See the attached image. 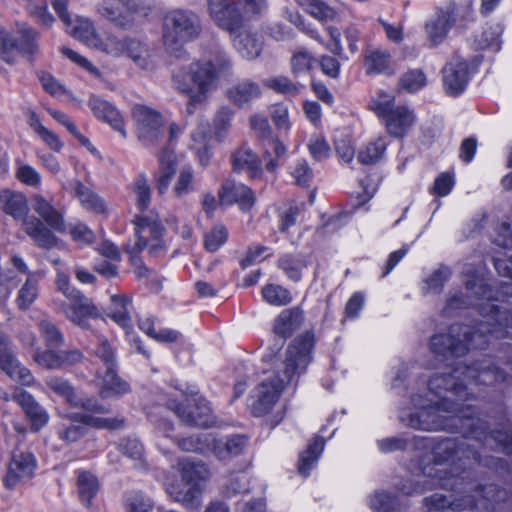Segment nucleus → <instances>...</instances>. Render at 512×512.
Masks as SVG:
<instances>
[{
  "instance_id": "f257e3e1",
  "label": "nucleus",
  "mask_w": 512,
  "mask_h": 512,
  "mask_svg": "<svg viewBox=\"0 0 512 512\" xmlns=\"http://www.w3.org/2000/svg\"><path fill=\"white\" fill-rule=\"evenodd\" d=\"M499 366L493 357H484L469 365L451 368L450 372L436 374L428 382L432 398L414 395L415 411L402 410L399 419L405 425L423 431L445 430L462 433V438L424 437L415 439L416 445L430 450L433 463L423 464L415 482L401 487L405 495L419 494L440 486L455 492L453 498L435 493L424 499L427 512H461L478 509L492 511L506 497V492L494 484H475L462 474L481 463V457L471 441L484 446L501 448L512 453V434L508 431L487 432L485 423L464 410L470 405L462 402L474 395L469 385L494 386L512 384V359Z\"/></svg>"
},
{
  "instance_id": "f03ea898",
  "label": "nucleus",
  "mask_w": 512,
  "mask_h": 512,
  "mask_svg": "<svg viewBox=\"0 0 512 512\" xmlns=\"http://www.w3.org/2000/svg\"><path fill=\"white\" fill-rule=\"evenodd\" d=\"M463 273L469 277L465 289L469 295L464 298L460 293L450 295L444 308L446 315L454 311L477 303L482 319L475 326L453 324L447 334H436L430 340L432 352L443 359L449 356L460 357L470 349H484L491 339H502L509 336L508 329L512 328V313L502 310L491 299V290L484 283L482 273L474 271L467 265Z\"/></svg>"
},
{
  "instance_id": "7ed1b4c3",
  "label": "nucleus",
  "mask_w": 512,
  "mask_h": 512,
  "mask_svg": "<svg viewBox=\"0 0 512 512\" xmlns=\"http://www.w3.org/2000/svg\"><path fill=\"white\" fill-rule=\"evenodd\" d=\"M314 335L310 332L297 337L287 348L283 361H274L276 370L264 377L249 397L251 413L256 417L270 414L278 404L285 387L305 373L312 361Z\"/></svg>"
},
{
  "instance_id": "20e7f679",
  "label": "nucleus",
  "mask_w": 512,
  "mask_h": 512,
  "mask_svg": "<svg viewBox=\"0 0 512 512\" xmlns=\"http://www.w3.org/2000/svg\"><path fill=\"white\" fill-rule=\"evenodd\" d=\"M232 60L223 50H216L203 59L181 66L172 72V84L180 93L188 96L186 112L194 114L197 106L204 104L216 88L217 79L229 74Z\"/></svg>"
},
{
  "instance_id": "39448f33",
  "label": "nucleus",
  "mask_w": 512,
  "mask_h": 512,
  "mask_svg": "<svg viewBox=\"0 0 512 512\" xmlns=\"http://www.w3.org/2000/svg\"><path fill=\"white\" fill-rule=\"evenodd\" d=\"M177 467L182 483L167 478L164 482L165 491L173 501L196 512L202 506L205 484L211 476L210 469L202 461H194L188 457L180 459Z\"/></svg>"
},
{
  "instance_id": "423d86ee",
  "label": "nucleus",
  "mask_w": 512,
  "mask_h": 512,
  "mask_svg": "<svg viewBox=\"0 0 512 512\" xmlns=\"http://www.w3.org/2000/svg\"><path fill=\"white\" fill-rule=\"evenodd\" d=\"M33 209L39 217L30 216L23 221L22 228L40 248L52 249L59 239L54 232L67 231L64 211L56 208L40 194L33 196Z\"/></svg>"
},
{
  "instance_id": "0eeeda50",
  "label": "nucleus",
  "mask_w": 512,
  "mask_h": 512,
  "mask_svg": "<svg viewBox=\"0 0 512 512\" xmlns=\"http://www.w3.org/2000/svg\"><path fill=\"white\" fill-rule=\"evenodd\" d=\"M45 383L51 390L63 397L69 405L85 411L82 414L68 415L69 418L78 419L86 425L100 429L114 430L124 426L123 418L101 416L109 413V408L100 404L95 398L78 396L67 380L59 377H49Z\"/></svg>"
},
{
  "instance_id": "6e6552de",
  "label": "nucleus",
  "mask_w": 512,
  "mask_h": 512,
  "mask_svg": "<svg viewBox=\"0 0 512 512\" xmlns=\"http://www.w3.org/2000/svg\"><path fill=\"white\" fill-rule=\"evenodd\" d=\"M202 32L200 18L187 9H173L162 19V42L166 51L182 58L186 51L183 46L199 38Z\"/></svg>"
},
{
  "instance_id": "1a4fd4ad",
  "label": "nucleus",
  "mask_w": 512,
  "mask_h": 512,
  "mask_svg": "<svg viewBox=\"0 0 512 512\" xmlns=\"http://www.w3.org/2000/svg\"><path fill=\"white\" fill-rule=\"evenodd\" d=\"M369 107L394 138L406 136L416 122V115L410 107L397 104L394 95L384 91L372 98Z\"/></svg>"
},
{
  "instance_id": "9d476101",
  "label": "nucleus",
  "mask_w": 512,
  "mask_h": 512,
  "mask_svg": "<svg viewBox=\"0 0 512 512\" xmlns=\"http://www.w3.org/2000/svg\"><path fill=\"white\" fill-rule=\"evenodd\" d=\"M135 237L126 244V251L136 255L147 250L150 255H157L166 249L163 238L165 229L161 224L159 216L153 211L141 213L135 216Z\"/></svg>"
},
{
  "instance_id": "9b49d317",
  "label": "nucleus",
  "mask_w": 512,
  "mask_h": 512,
  "mask_svg": "<svg viewBox=\"0 0 512 512\" xmlns=\"http://www.w3.org/2000/svg\"><path fill=\"white\" fill-rule=\"evenodd\" d=\"M96 356L103 362L105 372L97 371L96 384L102 398L121 396L129 392V385L121 380L116 373L115 355L110 344L99 338V346L95 350Z\"/></svg>"
},
{
  "instance_id": "f8f14e48",
  "label": "nucleus",
  "mask_w": 512,
  "mask_h": 512,
  "mask_svg": "<svg viewBox=\"0 0 512 512\" xmlns=\"http://www.w3.org/2000/svg\"><path fill=\"white\" fill-rule=\"evenodd\" d=\"M185 396L187 405L185 407L174 399L167 401V406L173 410L178 417L191 426L207 427L214 423L211 408L208 402L197 396V390L192 389L189 393L181 391Z\"/></svg>"
},
{
  "instance_id": "ddd939ff",
  "label": "nucleus",
  "mask_w": 512,
  "mask_h": 512,
  "mask_svg": "<svg viewBox=\"0 0 512 512\" xmlns=\"http://www.w3.org/2000/svg\"><path fill=\"white\" fill-rule=\"evenodd\" d=\"M139 141L144 146H153L163 138L165 120L154 108L136 104L132 108Z\"/></svg>"
},
{
  "instance_id": "4468645a",
  "label": "nucleus",
  "mask_w": 512,
  "mask_h": 512,
  "mask_svg": "<svg viewBox=\"0 0 512 512\" xmlns=\"http://www.w3.org/2000/svg\"><path fill=\"white\" fill-rule=\"evenodd\" d=\"M210 20L221 30L234 34L245 23L244 13L235 0H206Z\"/></svg>"
},
{
  "instance_id": "2eb2a0df",
  "label": "nucleus",
  "mask_w": 512,
  "mask_h": 512,
  "mask_svg": "<svg viewBox=\"0 0 512 512\" xmlns=\"http://www.w3.org/2000/svg\"><path fill=\"white\" fill-rule=\"evenodd\" d=\"M132 299L127 295H112L111 303L107 309V316L112 319L117 325L126 331L127 339L135 350L149 358V353L144 349L140 338L131 333L132 319H131Z\"/></svg>"
},
{
  "instance_id": "dca6fc26",
  "label": "nucleus",
  "mask_w": 512,
  "mask_h": 512,
  "mask_svg": "<svg viewBox=\"0 0 512 512\" xmlns=\"http://www.w3.org/2000/svg\"><path fill=\"white\" fill-rule=\"evenodd\" d=\"M37 468L35 456L27 450L15 449L11 453L7 472L3 478L6 488L13 489L33 477Z\"/></svg>"
},
{
  "instance_id": "f3484780",
  "label": "nucleus",
  "mask_w": 512,
  "mask_h": 512,
  "mask_svg": "<svg viewBox=\"0 0 512 512\" xmlns=\"http://www.w3.org/2000/svg\"><path fill=\"white\" fill-rule=\"evenodd\" d=\"M18 34L20 36L19 40L5 30L0 29V55L7 62L11 61L9 53L14 50L29 56L37 51V33L35 31L26 24H20L18 25Z\"/></svg>"
},
{
  "instance_id": "a211bd4d",
  "label": "nucleus",
  "mask_w": 512,
  "mask_h": 512,
  "mask_svg": "<svg viewBox=\"0 0 512 512\" xmlns=\"http://www.w3.org/2000/svg\"><path fill=\"white\" fill-rule=\"evenodd\" d=\"M54 304L68 320L83 328L87 327V319L98 317L96 306L82 293L67 302L54 299Z\"/></svg>"
},
{
  "instance_id": "6ab92c4d",
  "label": "nucleus",
  "mask_w": 512,
  "mask_h": 512,
  "mask_svg": "<svg viewBox=\"0 0 512 512\" xmlns=\"http://www.w3.org/2000/svg\"><path fill=\"white\" fill-rule=\"evenodd\" d=\"M68 0H53L52 6L58 14L62 22L70 28L69 33L84 42L88 46L93 47L98 36L95 33L93 24L85 18H77L74 22L66 11Z\"/></svg>"
},
{
  "instance_id": "aec40b11",
  "label": "nucleus",
  "mask_w": 512,
  "mask_h": 512,
  "mask_svg": "<svg viewBox=\"0 0 512 512\" xmlns=\"http://www.w3.org/2000/svg\"><path fill=\"white\" fill-rule=\"evenodd\" d=\"M101 16L120 27L131 26L138 12L136 0H103L98 7Z\"/></svg>"
},
{
  "instance_id": "412c9836",
  "label": "nucleus",
  "mask_w": 512,
  "mask_h": 512,
  "mask_svg": "<svg viewBox=\"0 0 512 512\" xmlns=\"http://www.w3.org/2000/svg\"><path fill=\"white\" fill-rule=\"evenodd\" d=\"M495 243L502 248L512 249V227L510 224L502 223L499 226ZM494 266L499 275L509 278L501 285V295L512 298V257L509 259L495 258Z\"/></svg>"
},
{
  "instance_id": "4be33fe9",
  "label": "nucleus",
  "mask_w": 512,
  "mask_h": 512,
  "mask_svg": "<svg viewBox=\"0 0 512 512\" xmlns=\"http://www.w3.org/2000/svg\"><path fill=\"white\" fill-rule=\"evenodd\" d=\"M455 22V4L449 2L443 7H438L435 14L426 22L425 30L429 40L438 44L449 33Z\"/></svg>"
},
{
  "instance_id": "5701e85b",
  "label": "nucleus",
  "mask_w": 512,
  "mask_h": 512,
  "mask_svg": "<svg viewBox=\"0 0 512 512\" xmlns=\"http://www.w3.org/2000/svg\"><path fill=\"white\" fill-rule=\"evenodd\" d=\"M124 50V56L130 59L137 68L144 71H153L157 68V53L146 42L135 37H126Z\"/></svg>"
},
{
  "instance_id": "b1692460",
  "label": "nucleus",
  "mask_w": 512,
  "mask_h": 512,
  "mask_svg": "<svg viewBox=\"0 0 512 512\" xmlns=\"http://www.w3.org/2000/svg\"><path fill=\"white\" fill-rule=\"evenodd\" d=\"M218 198L221 205L237 204L242 211H249L255 203L253 191L248 186L232 180H227L221 185Z\"/></svg>"
},
{
  "instance_id": "393cba45",
  "label": "nucleus",
  "mask_w": 512,
  "mask_h": 512,
  "mask_svg": "<svg viewBox=\"0 0 512 512\" xmlns=\"http://www.w3.org/2000/svg\"><path fill=\"white\" fill-rule=\"evenodd\" d=\"M469 81L467 62L459 56H454L443 69V83L450 95L462 93Z\"/></svg>"
},
{
  "instance_id": "a878e982",
  "label": "nucleus",
  "mask_w": 512,
  "mask_h": 512,
  "mask_svg": "<svg viewBox=\"0 0 512 512\" xmlns=\"http://www.w3.org/2000/svg\"><path fill=\"white\" fill-rule=\"evenodd\" d=\"M88 106L97 119L109 124L123 138L127 137L123 117L114 105L99 96L91 95L88 100Z\"/></svg>"
},
{
  "instance_id": "bb28decb",
  "label": "nucleus",
  "mask_w": 512,
  "mask_h": 512,
  "mask_svg": "<svg viewBox=\"0 0 512 512\" xmlns=\"http://www.w3.org/2000/svg\"><path fill=\"white\" fill-rule=\"evenodd\" d=\"M13 401L23 409L26 417L30 421L32 431L37 432L48 423V412L29 392L20 391L19 393L13 394Z\"/></svg>"
},
{
  "instance_id": "cd10ccee",
  "label": "nucleus",
  "mask_w": 512,
  "mask_h": 512,
  "mask_svg": "<svg viewBox=\"0 0 512 512\" xmlns=\"http://www.w3.org/2000/svg\"><path fill=\"white\" fill-rule=\"evenodd\" d=\"M247 445V438L243 435H229L221 438H214L211 435L209 452L220 461H227L243 452Z\"/></svg>"
},
{
  "instance_id": "c85d7f7f",
  "label": "nucleus",
  "mask_w": 512,
  "mask_h": 512,
  "mask_svg": "<svg viewBox=\"0 0 512 512\" xmlns=\"http://www.w3.org/2000/svg\"><path fill=\"white\" fill-rule=\"evenodd\" d=\"M364 67L367 75L390 76L395 73L390 52L382 48H371L365 51Z\"/></svg>"
},
{
  "instance_id": "c756f323",
  "label": "nucleus",
  "mask_w": 512,
  "mask_h": 512,
  "mask_svg": "<svg viewBox=\"0 0 512 512\" xmlns=\"http://www.w3.org/2000/svg\"><path fill=\"white\" fill-rule=\"evenodd\" d=\"M0 208L16 220H22L23 222L28 218V201L22 192L10 189L0 191Z\"/></svg>"
},
{
  "instance_id": "7c9ffc66",
  "label": "nucleus",
  "mask_w": 512,
  "mask_h": 512,
  "mask_svg": "<svg viewBox=\"0 0 512 512\" xmlns=\"http://www.w3.org/2000/svg\"><path fill=\"white\" fill-rule=\"evenodd\" d=\"M232 166L237 172L245 171L250 178H260L263 173L261 160L249 147L242 146L232 154Z\"/></svg>"
},
{
  "instance_id": "2f4dec72",
  "label": "nucleus",
  "mask_w": 512,
  "mask_h": 512,
  "mask_svg": "<svg viewBox=\"0 0 512 512\" xmlns=\"http://www.w3.org/2000/svg\"><path fill=\"white\" fill-rule=\"evenodd\" d=\"M233 46L240 56L247 60L257 58L262 50V42L250 31H237L231 34Z\"/></svg>"
},
{
  "instance_id": "473e14b6",
  "label": "nucleus",
  "mask_w": 512,
  "mask_h": 512,
  "mask_svg": "<svg viewBox=\"0 0 512 512\" xmlns=\"http://www.w3.org/2000/svg\"><path fill=\"white\" fill-rule=\"evenodd\" d=\"M261 94L260 85L251 80H243L227 91L228 99L239 107H244L251 101L260 98Z\"/></svg>"
},
{
  "instance_id": "72a5a7b5",
  "label": "nucleus",
  "mask_w": 512,
  "mask_h": 512,
  "mask_svg": "<svg viewBox=\"0 0 512 512\" xmlns=\"http://www.w3.org/2000/svg\"><path fill=\"white\" fill-rule=\"evenodd\" d=\"M71 193L79 200L84 209L97 214L105 212L106 206L104 201L81 181L75 180L71 183Z\"/></svg>"
},
{
  "instance_id": "f704fd0d",
  "label": "nucleus",
  "mask_w": 512,
  "mask_h": 512,
  "mask_svg": "<svg viewBox=\"0 0 512 512\" xmlns=\"http://www.w3.org/2000/svg\"><path fill=\"white\" fill-rule=\"evenodd\" d=\"M303 312L299 308L283 310L274 322V333L281 338L290 337L302 324Z\"/></svg>"
},
{
  "instance_id": "c9c22d12",
  "label": "nucleus",
  "mask_w": 512,
  "mask_h": 512,
  "mask_svg": "<svg viewBox=\"0 0 512 512\" xmlns=\"http://www.w3.org/2000/svg\"><path fill=\"white\" fill-rule=\"evenodd\" d=\"M159 170L156 176V189L159 194L168 190L176 171V157L172 151L164 150L159 155Z\"/></svg>"
},
{
  "instance_id": "e433bc0d",
  "label": "nucleus",
  "mask_w": 512,
  "mask_h": 512,
  "mask_svg": "<svg viewBox=\"0 0 512 512\" xmlns=\"http://www.w3.org/2000/svg\"><path fill=\"white\" fill-rule=\"evenodd\" d=\"M28 124L33 132L41 139V141L52 151L59 153L64 147L63 141L59 136L46 126H44L39 116L30 111L28 113Z\"/></svg>"
},
{
  "instance_id": "4c0bfd02",
  "label": "nucleus",
  "mask_w": 512,
  "mask_h": 512,
  "mask_svg": "<svg viewBox=\"0 0 512 512\" xmlns=\"http://www.w3.org/2000/svg\"><path fill=\"white\" fill-rule=\"evenodd\" d=\"M325 446V441L321 437H315L308 445L307 449L300 455L298 471L302 476H308L311 470L316 466Z\"/></svg>"
},
{
  "instance_id": "58836bf2",
  "label": "nucleus",
  "mask_w": 512,
  "mask_h": 512,
  "mask_svg": "<svg viewBox=\"0 0 512 512\" xmlns=\"http://www.w3.org/2000/svg\"><path fill=\"white\" fill-rule=\"evenodd\" d=\"M197 190L195 171L191 165H185L179 170L172 193L175 198L183 199Z\"/></svg>"
},
{
  "instance_id": "ea45409f",
  "label": "nucleus",
  "mask_w": 512,
  "mask_h": 512,
  "mask_svg": "<svg viewBox=\"0 0 512 512\" xmlns=\"http://www.w3.org/2000/svg\"><path fill=\"white\" fill-rule=\"evenodd\" d=\"M41 278V273L28 274L16 298L17 305L20 309H28L37 299L39 293L38 285Z\"/></svg>"
},
{
  "instance_id": "a19ab883",
  "label": "nucleus",
  "mask_w": 512,
  "mask_h": 512,
  "mask_svg": "<svg viewBox=\"0 0 512 512\" xmlns=\"http://www.w3.org/2000/svg\"><path fill=\"white\" fill-rule=\"evenodd\" d=\"M386 147V139L384 137H377L359 149L357 159L364 165L375 164L383 158Z\"/></svg>"
},
{
  "instance_id": "79ce46f5",
  "label": "nucleus",
  "mask_w": 512,
  "mask_h": 512,
  "mask_svg": "<svg viewBox=\"0 0 512 512\" xmlns=\"http://www.w3.org/2000/svg\"><path fill=\"white\" fill-rule=\"evenodd\" d=\"M452 275L451 269L446 265H439L423 281L422 291L424 294H439L442 292L444 284Z\"/></svg>"
},
{
  "instance_id": "37998d69",
  "label": "nucleus",
  "mask_w": 512,
  "mask_h": 512,
  "mask_svg": "<svg viewBox=\"0 0 512 512\" xmlns=\"http://www.w3.org/2000/svg\"><path fill=\"white\" fill-rule=\"evenodd\" d=\"M278 266L292 280L299 281L301 272L307 267V259L302 254H286L278 261Z\"/></svg>"
},
{
  "instance_id": "c03bdc74",
  "label": "nucleus",
  "mask_w": 512,
  "mask_h": 512,
  "mask_svg": "<svg viewBox=\"0 0 512 512\" xmlns=\"http://www.w3.org/2000/svg\"><path fill=\"white\" fill-rule=\"evenodd\" d=\"M125 38H118L113 34H106L97 38L93 47L114 58L123 57L125 54Z\"/></svg>"
},
{
  "instance_id": "a18cd8bd",
  "label": "nucleus",
  "mask_w": 512,
  "mask_h": 512,
  "mask_svg": "<svg viewBox=\"0 0 512 512\" xmlns=\"http://www.w3.org/2000/svg\"><path fill=\"white\" fill-rule=\"evenodd\" d=\"M234 112L228 106L220 107L213 117V136L218 142H223L231 127Z\"/></svg>"
},
{
  "instance_id": "49530a36",
  "label": "nucleus",
  "mask_w": 512,
  "mask_h": 512,
  "mask_svg": "<svg viewBox=\"0 0 512 512\" xmlns=\"http://www.w3.org/2000/svg\"><path fill=\"white\" fill-rule=\"evenodd\" d=\"M286 155V147L277 139L268 140L264 144L263 160L266 170L270 173L276 171L279 160Z\"/></svg>"
},
{
  "instance_id": "de8ad7c7",
  "label": "nucleus",
  "mask_w": 512,
  "mask_h": 512,
  "mask_svg": "<svg viewBox=\"0 0 512 512\" xmlns=\"http://www.w3.org/2000/svg\"><path fill=\"white\" fill-rule=\"evenodd\" d=\"M503 28L499 23L488 26L475 38L476 47L479 49H492L498 51L501 45V34Z\"/></svg>"
},
{
  "instance_id": "09e8293b",
  "label": "nucleus",
  "mask_w": 512,
  "mask_h": 512,
  "mask_svg": "<svg viewBox=\"0 0 512 512\" xmlns=\"http://www.w3.org/2000/svg\"><path fill=\"white\" fill-rule=\"evenodd\" d=\"M77 487L80 500L88 505L91 499L97 494L99 484L97 478L89 472H79L77 477Z\"/></svg>"
},
{
  "instance_id": "8fccbe9b",
  "label": "nucleus",
  "mask_w": 512,
  "mask_h": 512,
  "mask_svg": "<svg viewBox=\"0 0 512 512\" xmlns=\"http://www.w3.org/2000/svg\"><path fill=\"white\" fill-rule=\"evenodd\" d=\"M211 441L210 433H201L182 438L177 441L179 448L186 452H199L205 454L209 452V443Z\"/></svg>"
},
{
  "instance_id": "3c124183",
  "label": "nucleus",
  "mask_w": 512,
  "mask_h": 512,
  "mask_svg": "<svg viewBox=\"0 0 512 512\" xmlns=\"http://www.w3.org/2000/svg\"><path fill=\"white\" fill-rule=\"evenodd\" d=\"M249 491V476L245 472L230 473L227 476L223 493L230 498Z\"/></svg>"
},
{
  "instance_id": "603ef678",
  "label": "nucleus",
  "mask_w": 512,
  "mask_h": 512,
  "mask_svg": "<svg viewBox=\"0 0 512 512\" xmlns=\"http://www.w3.org/2000/svg\"><path fill=\"white\" fill-rule=\"evenodd\" d=\"M262 296L266 302L274 306H284L292 301L290 292L277 284H268L262 289Z\"/></svg>"
},
{
  "instance_id": "864d4df0",
  "label": "nucleus",
  "mask_w": 512,
  "mask_h": 512,
  "mask_svg": "<svg viewBox=\"0 0 512 512\" xmlns=\"http://www.w3.org/2000/svg\"><path fill=\"white\" fill-rule=\"evenodd\" d=\"M228 230L222 224H216L205 234L204 247L209 252H216L228 240Z\"/></svg>"
},
{
  "instance_id": "5fc2aeb1",
  "label": "nucleus",
  "mask_w": 512,
  "mask_h": 512,
  "mask_svg": "<svg viewBox=\"0 0 512 512\" xmlns=\"http://www.w3.org/2000/svg\"><path fill=\"white\" fill-rule=\"evenodd\" d=\"M369 506L374 512H395L398 508V501L390 493L379 491L370 497Z\"/></svg>"
},
{
  "instance_id": "6e6d98bb",
  "label": "nucleus",
  "mask_w": 512,
  "mask_h": 512,
  "mask_svg": "<svg viewBox=\"0 0 512 512\" xmlns=\"http://www.w3.org/2000/svg\"><path fill=\"white\" fill-rule=\"evenodd\" d=\"M263 84L279 94L295 95L299 92L297 84L292 82L287 76H275L267 78L263 81Z\"/></svg>"
},
{
  "instance_id": "4d7b16f0",
  "label": "nucleus",
  "mask_w": 512,
  "mask_h": 512,
  "mask_svg": "<svg viewBox=\"0 0 512 512\" xmlns=\"http://www.w3.org/2000/svg\"><path fill=\"white\" fill-rule=\"evenodd\" d=\"M133 193L137 207L141 210V213H148L146 209L150 203L151 191L148 181L144 176H139L133 183Z\"/></svg>"
},
{
  "instance_id": "13d9d810",
  "label": "nucleus",
  "mask_w": 512,
  "mask_h": 512,
  "mask_svg": "<svg viewBox=\"0 0 512 512\" xmlns=\"http://www.w3.org/2000/svg\"><path fill=\"white\" fill-rule=\"evenodd\" d=\"M15 175L21 183L33 188L39 187L42 182L39 171L29 164L18 163Z\"/></svg>"
},
{
  "instance_id": "bf43d9fd",
  "label": "nucleus",
  "mask_w": 512,
  "mask_h": 512,
  "mask_svg": "<svg viewBox=\"0 0 512 512\" xmlns=\"http://www.w3.org/2000/svg\"><path fill=\"white\" fill-rule=\"evenodd\" d=\"M39 330L48 348H56L63 344V335L52 322L48 320L41 321Z\"/></svg>"
},
{
  "instance_id": "052dcab7",
  "label": "nucleus",
  "mask_w": 512,
  "mask_h": 512,
  "mask_svg": "<svg viewBox=\"0 0 512 512\" xmlns=\"http://www.w3.org/2000/svg\"><path fill=\"white\" fill-rule=\"evenodd\" d=\"M306 11L319 21L334 20L337 17V12L320 0H310L307 3Z\"/></svg>"
},
{
  "instance_id": "680f3d73",
  "label": "nucleus",
  "mask_w": 512,
  "mask_h": 512,
  "mask_svg": "<svg viewBox=\"0 0 512 512\" xmlns=\"http://www.w3.org/2000/svg\"><path fill=\"white\" fill-rule=\"evenodd\" d=\"M33 360L35 363H37L39 366L48 369V370H55L60 369V357H59V351H53V350H41L37 348L33 355Z\"/></svg>"
},
{
  "instance_id": "e2e57ef3",
  "label": "nucleus",
  "mask_w": 512,
  "mask_h": 512,
  "mask_svg": "<svg viewBox=\"0 0 512 512\" xmlns=\"http://www.w3.org/2000/svg\"><path fill=\"white\" fill-rule=\"evenodd\" d=\"M313 56L305 51L301 50L295 52L291 57V70L294 75H301L309 72L314 65Z\"/></svg>"
},
{
  "instance_id": "0e129e2a",
  "label": "nucleus",
  "mask_w": 512,
  "mask_h": 512,
  "mask_svg": "<svg viewBox=\"0 0 512 512\" xmlns=\"http://www.w3.org/2000/svg\"><path fill=\"white\" fill-rule=\"evenodd\" d=\"M400 84L406 91L416 92L426 85V77L420 70H411L401 77Z\"/></svg>"
},
{
  "instance_id": "69168bd1",
  "label": "nucleus",
  "mask_w": 512,
  "mask_h": 512,
  "mask_svg": "<svg viewBox=\"0 0 512 512\" xmlns=\"http://www.w3.org/2000/svg\"><path fill=\"white\" fill-rule=\"evenodd\" d=\"M291 176L294 178L295 183L300 186L309 185L313 178L312 169L304 159L297 160L291 167Z\"/></svg>"
},
{
  "instance_id": "338daca9",
  "label": "nucleus",
  "mask_w": 512,
  "mask_h": 512,
  "mask_svg": "<svg viewBox=\"0 0 512 512\" xmlns=\"http://www.w3.org/2000/svg\"><path fill=\"white\" fill-rule=\"evenodd\" d=\"M60 52L65 57H67L69 60H71L72 62H74L81 68H83L84 70H86L91 75H93L95 77H100L101 73H100L99 69L96 66H94L87 58L80 55L76 51L63 46L60 48Z\"/></svg>"
},
{
  "instance_id": "774afa93",
  "label": "nucleus",
  "mask_w": 512,
  "mask_h": 512,
  "mask_svg": "<svg viewBox=\"0 0 512 512\" xmlns=\"http://www.w3.org/2000/svg\"><path fill=\"white\" fill-rule=\"evenodd\" d=\"M127 512H155V503L143 495H135L127 503Z\"/></svg>"
}]
</instances>
